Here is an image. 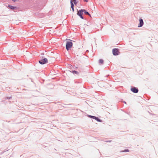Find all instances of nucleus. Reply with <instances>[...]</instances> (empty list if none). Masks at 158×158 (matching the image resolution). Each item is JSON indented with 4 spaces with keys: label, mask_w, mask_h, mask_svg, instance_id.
<instances>
[{
    "label": "nucleus",
    "mask_w": 158,
    "mask_h": 158,
    "mask_svg": "<svg viewBox=\"0 0 158 158\" xmlns=\"http://www.w3.org/2000/svg\"><path fill=\"white\" fill-rule=\"evenodd\" d=\"M88 117H89L91 118H93V119H94L95 117V116L91 115H88Z\"/></svg>",
    "instance_id": "nucleus-14"
},
{
    "label": "nucleus",
    "mask_w": 158,
    "mask_h": 158,
    "mask_svg": "<svg viewBox=\"0 0 158 158\" xmlns=\"http://www.w3.org/2000/svg\"><path fill=\"white\" fill-rule=\"evenodd\" d=\"M83 13H84L85 15H89V16L91 17L90 14L87 11H86L85 9H83Z\"/></svg>",
    "instance_id": "nucleus-9"
},
{
    "label": "nucleus",
    "mask_w": 158,
    "mask_h": 158,
    "mask_svg": "<svg viewBox=\"0 0 158 158\" xmlns=\"http://www.w3.org/2000/svg\"><path fill=\"white\" fill-rule=\"evenodd\" d=\"M111 141H111V140H108V141H106V142H111Z\"/></svg>",
    "instance_id": "nucleus-17"
},
{
    "label": "nucleus",
    "mask_w": 158,
    "mask_h": 158,
    "mask_svg": "<svg viewBox=\"0 0 158 158\" xmlns=\"http://www.w3.org/2000/svg\"><path fill=\"white\" fill-rule=\"evenodd\" d=\"M139 23L138 24V27H140L143 26L144 24V22L143 19L141 18H140L139 19Z\"/></svg>",
    "instance_id": "nucleus-6"
},
{
    "label": "nucleus",
    "mask_w": 158,
    "mask_h": 158,
    "mask_svg": "<svg viewBox=\"0 0 158 158\" xmlns=\"http://www.w3.org/2000/svg\"><path fill=\"white\" fill-rule=\"evenodd\" d=\"M71 72L73 74H76L77 75H78L79 73L78 72L75 70H73Z\"/></svg>",
    "instance_id": "nucleus-11"
},
{
    "label": "nucleus",
    "mask_w": 158,
    "mask_h": 158,
    "mask_svg": "<svg viewBox=\"0 0 158 158\" xmlns=\"http://www.w3.org/2000/svg\"><path fill=\"white\" fill-rule=\"evenodd\" d=\"M17 0H12V1L13 2H15Z\"/></svg>",
    "instance_id": "nucleus-19"
},
{
    "label": "nucleus",
    "mask_w": 158,
    "mask_h": 158,
    "mask_svg": "<svg viewBox=\"0 0 158 158\" xmlns=\"http://www.w3.org/2000/svg\"><path fill=\"white\" fill-rule=\"evenodd\" d=\"M73 46V43L71 41H67L66 43V48L68 51Z\"/></svg>",
    "instance_id": "nucleus-1"
},
{
    "label": "nucleus",
    "mask_w": 158,
    "mask_h": 158,
    "mask_svg": "<svg viewBox=\"0 0 158 158\" xmlns=\"http://www.w3.org/2000/svg\"><path fill=\"white\" fill-rule=\"evenodd\" d=\"M83 14V9L80 10L79 11L77 10V15L79 16L82 19H84V17L82 16V15Z\"/></svg>",
    "instance_id": "nucleus-3"
},
{
    "label": "nucleus",
    "mask_w": 158,
    "mask_h": 158,
    "mask_svg": "<svg viewBox=\"0 0 158 158\" xmlns=\"http://www.w3.org/2000/svg\"><path fill=\"white\" fill-rule=\"evenodd\" d=\"M7 98L8 99H10V98H11V97H7Z\"/></svg>",
    "instance_id": "nucleus-18"
},
{
    "label": "nucleus",
    "mask_w": 158,
    "mask_h": 158,
    "mask_svg": "<svg viewBox=\"0 0 158 158\" xmlns=\"http://www.w3.org/2000/svg\"><path fill=\"white\" fill-rule=\"evenodd\" d=\"M8 7L12 10H14L15 9L17 8L16 7L10 5H9L8 6Z\"/></svg>",
    "instance_id": "nucleus-8"
},
{
    "label": "nucleus",
    "mask_w": 158,
    "mask_h": 158,
    "mask_svg": "<svg viewBox=\"0 0 158 158\" xmlns=\"http://www.w3.org/2000/svg\"><path fill=\"white\" fill-rule=\"evenodd\" d=\"M73 0V2L75 5H76L77 4V2H76V0Z\"/></svg>",
    "instance_id": "nucleus-15"
},
{
    "label": "nucleus",
    "mask_w": 158,
    "mask_h": 158,
    "mask_svg": "<svg viewBox=\"0 0 158 158\" xmlns=\"http://www.w3.org/2000/svg\"><path fill=\"white\" fill-rule=\"evenodd\" d=\"M99 63L102 64L103 63V60L102 59H100L99 60Z\"/></svg>",
    "instance_id": "nucleus-12"
},
{
    "label": "nucleus",
    "mask_w": 158,
    "mask_h": 158,
    "mask_svg": "<svg viewBox=\"0 0 158 158\" xmlns=\"http://www.w3.org/2000/svg\"><path fill=\"white\" fill-rule=\"evenodd\" d=\"M84 2H88V0H84Z\"/></svg>",
    "instance_id": "nucleus-16"
},
{
    "label": "nucleus",
    "mask_w": 158,
    "mask_h": 158,
    "mask_svg": "<svg viewBox=\"0 0 158 158\" xmlns=\"http://www.w3.org/2000/svg\"><path fill=\"white\" fill-rule=\"evenodd\" d=\"M123 102L125 104H126V102L124 101Z\"/></svg>",
    "instance_id": "nucleus-20"
},
{
    "label": "nucleus",
    "mask_w": 158,
    "mask_h": 158,
    "mask_svg": "<svg viewBox=\"0 0 158 158\" xmlns=\"http://www.w3.org/2000/svg\"><path fill=\"white\" fill-rule=\"evenodd\" d=\"M112 53L114 56L118 55L119 53V49L116 48L113 49L112 50Z\"/></svg>",
    "instance_id": "nucleus-4"
},
{
    "label": "nucleus",
    "mask_w": 158,
    "mask_h": 158,
    "mask_svg": "<svg viewBox=\"0 0 158 158\" xmlns=\"http://www.w3.org/2000/svg\"><path fill=\"white\" fill-rule=\"evenodd\" d=\"M129 149H125V150H124L123 151H122V152H129Z\"/></svg>",
    "instance_id": "nucleus-13"
},
{
    "label": "nucleus",
    "mask_w": 158,
    "mask_h": 158,
    "mask_svg": "<svg viewBox=\"0 0 158 158\" xmlns=\"http://www.w3.org/2000/svg\"><path fill=\"white\" fill-rule=\"evenodd\" d=\"M70 4H71V8L72 9V10L73 12H74V4H73V3L72 0H71Z\"/></svg>",
    "instance_id": "nucleus-7"
},
{
    "label": "nucleus",
    "mask_w": 158,
    "mask_h": 158,
    "mask_svg": "<svg viewBox=\"0 0 158 158\" xmlns=\"http://www.w3.org/2000/svg\"><path fill=\"white\" fill-rule=\"evenodd\" d=\"M94 119L98 122H102V120L101 119H100L98 117L96 116H95Z\"/></svg>",
    "instance_id": "nucleus-10"
},
{
    "label": "nucleus",
    "mask_w": 158,
    "mask_h": 158,
    "mask_svg": "<svg viewBox=\"0 0 158 158\" xmlns=\"http://www.w3.org/2000/svg\"><path fill=\"white\" fill-rule=\"evenodd\" d=\"M131 90L132 92L135 93H137L139 92L138 88L134 86L132 87L131 89Z\"/></svg>",
    "instance_id": "nucleus-5"
},
{
    "label": "nucleus",
    "mask_w": 158,
    "mask_h": 158,
    "mask_svg": "<svg viewBox=\"0 0 158 158\" xmlns=\"http://www.w3.org/2000/svg\"><path fill=\"white\" fill-rule=\"evenodd\" d=\"M48 61V59L46 58L43 57L42 59L39 61V63L41 64H44L47 63Z\"/></svg>",
    "instance_id": "nucleus-2"
}]
</instances>
